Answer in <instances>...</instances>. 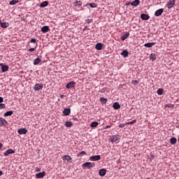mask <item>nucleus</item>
Segmentation results:
<instances>
[{
    "mask_svg": "<svg viewBox=\"0 0 179 179\" xmlns=\"http://www.w3.org/2000/svg\"><path fill=\"white\" fill-rule=\"evenodd\" d=\"M113 107L115 110H118L121 108V105L118 102H115L113 105Z\"/></svg>",
    "mask_w": 179,
    "mask_h": 179,
    "instance_id": "15",
    "label": "nucleus"
},
{
    "mask_svg": "<svg viewBox=\"0 0 179 179\" xmlns=\"http://www.w3.org/2000/svg\"><path fill=\"white\" fill-rule=\"evenodd\" d=\"M45 177V172H40L36 174V178H44Z\"/></svg>",
    "mask_w": 179,
    "mask_h": 179,
    "instance_id": "8",
    "label": "nucleus"
},
{
    "mask_svg": "<svg viewBox=\"0 0 179 179\" xmlns=\"http://www.w3.org/2000/svg\"><path fill=\"white\" fill-rule=\"evenodd\" d=\"M50 30V27L48 26H44L41 28L42 33H47Z\"/></svg>",
    "mask_w": 179,
    "mask_h": 179,
    "instance_id": "18",
    "label": "nucleus"
},
{
    "mask_svg": "<svg viewBox=\"0 0 179 179\" xmlns=\"http://www.w3.org/2000/svg\"><path fill=\"white\" fill-rule=\"evenodd\" d=\"M164 12V10L163 8H160L155 11V15L157 17L160 16L162 15V13H163Z\"/></svg>",
    "mask_w": 179,
    "mask_h": 179,
    "instance_id": "10",
    "label": "nucleus"
},
{
    "mask_svg": "<svg viewBox=\"0 0 179 179\" xmlns=\"http://www.w3.org/2000/svg\"><path fill=\"white\" fill-rule=\"evenodd\" d=\"M74 6H82V1H77L73 3Z\"/></svg>",
    "mask_w": 179,
    "mask_h": 179,
    "instance_id": "31",
    "label": "nucleus"
},
{
    "mask_svg": "<svg viewBox=\"0 0 179 179\" xmlns=\"http://www.w3.org/2000/svg\"><path fill=\"white\" fill-rule=\"evenodd\" d=\"M125 125H127V123L126 124L122 123V124H119V128H124V127H125Z\"/></svg>",
    "mask_w": 179,
    "mask_h": 179,
    "instance_id": "39",
    "label": "nucleus"
},
{
    "mask_svg": "<svg viewBox=\"0 0 179 179\" xmlns=\"http://www.w3.org/2000/svg\"><path fill=\"white\" fill-rule=\"evenodd\" d=\"M141 3V1L139 0H134V1L131 2V6H138Z\"/></svg>",
    "mask_w": 179,
    "mask_h": 179,
    "instance_id": "16",
    "label": "nucleus"
},
{
    "mask_svg": "<svg viewBox=\"0 0 179 179\" xmlns=\"http://www.w3.org/2000/svg\"><path fill=\"white\" fill-rule=\"evenodd\" d=\"M141 18L142 19V20H149V19H150V17L147 14L143 13L141 15Z\"/></svg>",
    "mask_w": 179,
    "mask_h": 179,
    "instance_id": "11",
    "label": "nucleus"
},
{
    "mask_svg": "<svg viewBox=\"0 0 179 179\" xmlns=\"http://www.w3.org/2000/svg\"><path fill=\"white\" fill-rule=\"evenodd\" d=\"M43 84H41H41H36L34 87V89L36 91L43 90Z\"/></svg>",
    "mask_w": 179,
    "mask_h": 179,
    "instance_id": "7",
    "label": "nucleus"
},
{
    "mask_svg": "<svg viewBox=\"0 0 179 179\" xmlns=\"http://www.w3.org/2000/svg\"><path fill=\"white\" fill-rule=\"evenodd\" d=\"M0 108H1V103H0Z\"/></svg>",
    "mask_w": 179,
    "mask_h": 179,
    "instance_id": "52",
    "label": "nucleus"
},
{
    "mask_svg": "<svg viewBox=\"0 0 179 179\" xmlns=\"http://www.w3.org/2000/svg\"><path fill=\"white\" fill-rule=\"evenodd\" d=\"M106 170L104 169H100L99 171V174L101 177H104L106 176Z\"/></svg>",
    "mask_w": 179,
    "mask_h": 179,
    "instance_id": "14",
    "label": "nucleus"
},
{
    "mask_svg": "<svg viewBox=\"0 0 179 179\" xmlns=\"http://www.w3.org/2000/svg\"><path fill=\"white\" fill-rule=\"evenodd\" d=\"M30 42L31 43H36V38H31Z\"/></svg>",
    "mask_w": 179,
    "mask_h": 179,
    "instance_id": "43",
    "label": "nucleus"
},
{
    "mask_svg": "<svg viewBox=\"0 0 179 179\" xmlns=\"http://www.w3.org/2000/svg\"><path fill=\"white\" fill-rule=\"evenodd\" d=\"M16 3H19V0H12L11 1H10L9 5L13 6L16 5Z\"/></svg>",
    "mask_w": 179,
    "mask_h": 179,
    "instance_id": "28",
    "label": "nucleus"
},
{
    "mask_svg": "<svg viewBox=\"0 0 179 179\" xmlns=\"http://www.w3.org/2000/svg\"><path fill=\"white\" fill-rule=\"evenodd\" d=\"M1 148H2V144H1Z\"/></svg>",
    "mask_w": 179,
    "mask_h": 179,
    "instance_id": "51",
    "label": "nucleus"
},
{
    "mask_svg": "<svg viewBox=\"0 0 179 179\" xmlns=\"http://www.w3.org/2000/svg\"><path fill=\"white\" fill-rule=\"evenodd\" d=\"M1 66L2 72H6L7 71H9V66L8 65L1 64Z\"/></svg>",
    "mask_w": 179,
    "mask_h": 179,
    "instance_id": "9",
    "label": "nucleus"
},
{
    "mask_svg": "<svg viewBox=\"0 0 179 179\" xmlns=\"http://www.w3.org/2000/svg\"><path fill=\"white\" fill-rule=\"evenodd\" d=\"M13 153H15V150L12 149H8L6 152H4L3 155L4 156H8V155H12Z\"/></svg>",
    "mask_w": 179,
    "mask_h": 179,
    "instance_id": "12",
    "label": "nucleus"
},
{
    "mask_svg": "<svg viewBox=\"0 0 179 179\" xmlns=\"http://www.w3.org/2000/svg\"><path fill=\"white\" fill-rule=\"evenodd\" d=\"M13 114V110L7 111L6 113H4V117H10Z\"/></svg>",
    "mask_w": 179,
    "mask_h": 179,
    "instance_id": "27",
    "label": "nucleus"
},
{
    "mask_svg": "<svg viewBox=\"0 0 179 179\" xmlns=\"http://www.w3.org/2000/svg\"><path fill=\"white\" fill-rule=\"evenodd\" d=\"M1 108H5V104L1 103Z\"/></svg>",
    "mask_w": 179,
    "mask_h": 179,
    "instance_id": "44",
    "label": "nucleus"
},
{
    "mask_svg": "<svg viewBox=\"0 0 179 179\" xmlns=\"http://www.w3.org/2000/svg\"><path fill=\"white\" fill-rule=\"evenodd\" d=\"M45 6H48V1H47L42 2L40 5L41 8H45Z\"/></svg>",
    "mask_w": 179,
    "mask_h": 179,
    "instance_id": "26",
    "label": "nucleus"
},
{
    "mask_svg": "<svg viewBox=\"0 0 179 179\" xmlns=\"http://www.w3.org/2000/svg\"><path fill=\"white\" fill-rule=\"evenodd\" d=\"M150 59H152V61H155L156 60V55H153V54H151Z\"/></svg>",
    "mask_w": 179,
    "mask_h": 179,
    "instance_id": "38",
    "label": "nucleus"
},
{
    "mask_svg": "<svg viewBox=\"0 0 179 179\" xmlns=\"http://www.w3.org/2000/svg\"><path fill=\"white\" fill-rule=\"evenodd\" d=\"M170 143L171 145H176L177 143V138L175 137H173L170 139Z\"/></svg>",
    "mask_w": 179,
    "mask_h": 179,
    "instance_id": "23",
    "label": "nucleus"
},
{
    "mask_svg": "<svg viewBox=\"0 0 179 179\" xmlns=\"http://www.w3.org/2000/svg\"><path fill=\"white\" fill-rule=\"evenodd\" d=\"M157 93L159 94V96H162V94H163V89L159 88L157 91Z\"/></svg>",
    "mask_w": 179,
    "mask_h": 179,
    "instance_id": "33",
    "label": "nucleus"
},
{
    "mask_svg": "<svg viewBox=\"0 0 179 179\" xmlns=\"http://www.w3.org/2000/svg\"><path fill=\"white\" fill-rule=\"evenodd\" d=\"M3 101V98L1 97V103Z\"/></svg>",
    "mask_w": 179,
    "mask_h": 179,
    "instance_id": "48",
    "label": "nucleus"
},
{
    "mask_svg": "<svg viewBox=\"0 0 179 179\" xmlns=\"http://www.w3.org/2000/svg\"><path fill=\"white\" fill-rule=\"evenodd\" d=\"M135 122H136V120H134L131 122H127L126 124L127 125H132V124H135Z\"/></svg>",
    "mask_w": 179,
    "mask_h": 179,
    "instance_id": "36",
    "label": "nucleus"
},
{
    "mask_svg": "<svg viewBox=\"0 0 179 179\" xmlns=\"http://www.w3.org/2000/svg\"><path fill=\"white\" fill-rule=\"evenodd\" d=\"M41 62V59L40 57H37L34 61V65H38Z\"/></svg>",
    "mask_w": 179,
    "mask_h": 179,
    "instance_id": "22",
    "label": "nucleus"
},
{
    "mask_svg": "<svg viewBox=\"0 0 179 179\" xmlns=\"http://www.w3.org/2000/svg\"><path fill=\"white\" fill-rule=\"evenodd\" d=\"M88 5L90 6V8H97V4H96L95 3H89Z\"/></svg>",
    "mask_w": 179,
    "mask_h": 179,
    "instance_id": "37",
    "label": "nucleus"
},
{
    "mask_svg": "<svg viewBox=\"0 0 179 179\" xmlns=\"http://www.w3.org/2000/svg\"><path fill=\"white\" fill-rule=\"evenodd\" d=\"M129 37V32H126L121 37V40H122V41H124L127 40V38H128Z\"/></svg>",
    "mask_w": 179,
    "mask_h": 179,
    "instance_id": "13",
    "label": "nucleus"
},
{
    "mask_svg": "<svg viewBox=\"0 0 179 179\" xmlns=\"http://www.w3.org/2000/svg\"><path fill=\"white\" fill-rule=\"evenodd\" d=\"M108 128H111V126H109V125L106 126V127H105V129H108Z\"/></svg>",
    "mask_w": 179,
    "mask_h": 179,
    "instance_id": "46",
    "label": "nucleus"
},
{
    "mask_svg": "<svg viewBox=\"0 0 179 179\" xmlns=\"http://www.w3.org/2000/svg\"><path fill=\"white\" fill-rule=\"evenodd\" d=\"M120 136H112L109 138V142H111L112 143H114V142H117V141H119Z\"/></svg>",
    "mask_w": 179,
    "mask_h": 179,
    "instance_id": "2",
    "label": "nucleus"
},
{
    "mask_svg": "<svg viewBox=\"0 0 179 179\" xmlns=\"http://www.w3.org/2000/svg\"><path fill=\"white\" fill-rule=\"evenodd\" d=\"M1 27H3V29L9 27V22H1Z\"/></svg>",
    "mask_w": 179,
    "mask_h": 179,
    "instance_id": "20",
    "label": "nucleus"
},
{
    "mask_svg": "<svg viewBox=\"0 0 179 179\" xmlns=\"http://www.w3.org/2000/svg\"><path fill=\"white\" fill-rule=\"evenodd\" d=\"M63 160H66V162H71L72 160V158L69 155H64L63 157Z\"/></svg>",
    "mask_w": 179,
    "mask_h": 179,
    "instance_id": "25",
    "label": "nucleus"
},
{
    "mask_svg": "<svg viewBox=\"0 0 179 179\" xmlns=\"http://www.w3.org/2000/svg\"><path fill=\"white\" fill-rule=\"evenodd\" d=\"M0 24H1V20H0Z\"/></svg>",
    "mask_w": 179,
    "mask_h": 179,
    "instance_id": "53",
    "label": "nucleus"
},
{
    "mask_svg": "<svg viewBox=\"0 0 179 179\" xmlns=\"http://www.w3.org/2000/svg\"><path fill=\"white\" fill-rule=\"evenodd\" d=\"M167 107H169L170 108H173V107H174V105L171 104V103H168L166 104Z\"/></svg>",
    "mask_w": 179,
    "mask_h": 179,
    "instance_id": "41",
    "label": "nucleus"
},
{
    "mask_svg": "<svg viewBox=\"0 0 179 179\" xmlns=\"http://www.w3.org/2000/svg\"><path fill=\"white\" fill-rule=\"evenodd\" d=\"M97 125H99V122H93L91 123L92 128H96V127H97Z\"/></svg>",
    "mask_w": 179,
    "mask_h": 179,
    "instance_id": "32",
    "label": "nucleus"
},
{
    "mask_svg": "<svg viewBox=\"0 0 179 179\" xmlns=\"http://www.w3.org/2000/svg\"><path fill=\"white\" fill-rule=\"evenodd\" d=\"M60 97L62 99V97H64V95H61Z\"/></svg>",
    "mask_w": 179,
    "mask_h": 179,
    "instance_id": "49",
    "label": "nucleus"
},
{
    "mask_svg": "<svg viewBox=\"0 0 179 179\" xmlns=\"http://www.w3.org/2000/svg\"><path fill=\"white\" fill-rule=\"evenodd\" d=\"M95 48H96V50H98L99 51L101 50L103 48V44L102 43H96Z\"/></svg>",
    "mask_w": 179,
    "mask_h": 179,
    "instance_id": "19",
    "label": "nucleus"
},
{
    "mask_svg": "<svg viewBox=\"0 0 179 179\" xmlns=\"http://www.w3.org/2000/svg\"><path fill=\"white\" fill-rule=\"evenodd\" d=\"M174 5H176V0L169 1L166 3V7L168 8V9H171V8L174 6Z\"/></svg>",
    "mask_w": 179,
    "mask_h": 179,
    "instance_id": "3",
    "label": "nucleus"
},
{
    "mask_svg": "<svg viewBox=\"0 0 179 179\" xmlns=\"http://www.w3.org/2000/svg\"><path fill=\"white\" fill-rule=\"evenodd\" d=\"M129 5H131V2H128L126 3V6H129Z\"/></svg>",
    "mask_w": 179,
    "mask_h": 179,
    "instance_id": "47",
    "label": "nucleus"
},
{
    "mask_svg": "<svg viewBox=\"0 0 179 179\" xmlns=\"http://www.w3.org/2000/svg\"><path fill=\"white\" fill-rule=\"evenodd\" d=\"M100 101H101V103H104V104H106V103H107V99H106L104 97H101Z\"/></svg>",
    "mask_w": 179,
    "mask_h": 179,
    "instance_id": "34",
    "label": "nucleus"
},
{
    "mask_svg": "<svg viewBox=\"0 0 179 179\" xmlns=\"http://www.w3.org/2000/svg\"><path fill=\"white\" fill-rule=\"evenodd\" d=\"M87 23H92L93 22V19H87L86 20Z\"/></svg>",
    "mask_w": 179,
    "mask_h": 179,
    "instance_id": "40",
    "label": "nucleus"
},
{
    "mask_svg": "<svg viewBox=\"0 0 179 179\" xmlns=\"http://www.w3.org/2000/svg\"><path fill=\"white\" fill-rule=\"evenodd\" d=\"M34 50H35V48H32L29 49V52H32V51H34Z\"/></svg>",
    "mask_w": 179,
    "mask_h": 179,
    "instance_id": "45",
    "label": "nucleus"
},
{
    "mask_svg": "<svg viewBox=\"0 0 179 179\" xmlns=\"http://www.w3.org/2000/svg\"><path fill=\"white\" fill-rule=\"evenodd\" d=\"M100 159H101L100 155H95L90 157L91 162H97L98 160H100Z\"/></svg>",
    "mask_w": 179,
    "mask_h": 179,
    "instance_id": "4",
    "label": "nucleus"
},
{
    "mask_svg": "<svg viewBox=\"0 0 179 179\" xmlns=\"http://www.w3.org/2000/svg\"><path fill=\"white\" fill-rule=\"evenodd\" d=\"M63 114L64 115H69V114H71V108H64L63 110Z\"/></svg>",
    "mask_w": 179,
    "mask_h": 179,
    "instance_id": "17",
    "label": "nucleus"
},
{
    "mask_svg": "<svg viewBox=\"0 0 179 179\" xmlns=\"http://www.w3.org/2000/svg\"><path fill=\"white\" fill-rule=\"evenodd\" d=\"M75 85H76V83L71 81L66 84V89H72V87H75Z\"/></svg>",
    "mask_w": 179,
    "mask_h": 179,
    "instance_id": "5",
    "label": "nucleus"
},
{
    "mask_svg": "<svg viewBox=\"0 0 179 179\" xmlns=\"http://www.w3.org/2000/svg\"><path fill=\"white\" fill-rule=\"evenodd\" d=\"M95 166L96 164L92 162H85L83 164V167H85L87 169H93V167H94Z\"/></svg>",
    "mask_w": 179,
    "mask_h": 179,
    "instance_id": "1",
    "label": "nucleus"
},
{
    "mask_svg": "<svg viewBox=\"0 0 179 179\" xmlns=\"http://www.w3.org/2000/svg\"><path fill=\"white\" fill-rule=\"evenodd\" d=\"M155 44H156V43H145L144 45V47H147L148 48H152V47H153V45H155Z\"/></svg>",
    "mask_w": 179,
    "mask_h": 179,
    "instance_id": "21",
    "label": "nucleus"
},
{
    "mask_svg": "<svg viewBox=\"0 0 179 179\" xmlns=\"http://www.w3.org/2000/svg\"><path fill=\"white\" fill-rule=\"evenodd\" d=\"M2 174H3V173H2V171H1V176H2Z\"/></svg>",
    "mask_w": 179,
    "mask_h": 179,
    "instance_id": "50",
    "label": "nucleus"
},
{
    "mask_svg": "<svg viewBox=\"0 0 179 179\" xmlns=\"http://www.w3.org/2000/svg\"><path fill=\"white\" fill-rule=\"evenodd\" d=\"M121 55H122V57H124V58H127V57H128V52H127V50H123L121 52Z\"/></svg>",
    "mask_w": 179,
    "mask_h": 179,
    "instance_id": "29",
    "label": "nucleus"
},
{
    "mask_svg": "<svg viewBox=\"0 0 179 179\" xmlns=\"http://www.w3.org/2000/svg\"><path fill=\"white\" fill-rule=\"evenodd\" d=\"M1 127H6V125H8V122H6V120H5V119H1Z\"/></svg>",
    "mask_w": 179,
    "mask_h": 179,
    "instance_id": "24",
    "label": "nucleus"
},
{
    "mask_svg": "<svg viewBox=\"0 0 179 179\" xmlns=\"http://www.w3.org/2000/svg\"><path fill=\"white\" fill-rule=\"evenodd\" d=\"M17 132L20 135H26L27 134V129L26 128H21L17 130Z\"/></svg>",
    "mask_w": 179,
    "mask_h": 179,
    "instance_id": "6",
    "label": "nucleus"
},
{
    "mask_svg": "<svg viewBox=\"0 0 179 179\" xmlns=\"http://www.w3.org/2000/svg\"><path fill=\"white\" fill-rule=\"evenodd\" d=\"M65 126L67 127V128H71V127H72V122L71 121H67L65 122Z\"/></svg>",
    "mask_w": 179,
    "mask_h": 179,
    "instance_id": "30",
    "label": "nucleus"
},
{
    "mask_svg": "<svg viewBox=\"0 0 179 179\" xmlns=\"http://www.w3.org/2000/svg\"><path fill=\"white\" fill-rule=\"evenodd\" d=\"M131 83H132L133 85H138V80H132Z\"/></svg>",
    "mask_w": 179,
    "mask_h": 179,
    "instance_id": "42",
    "label": "nucleus"
},
{
    "mask_svg": "<svg viewBox=\"0 0 179 179\" xmlns=\"http://www.w3.org/2000/svg\"><path fill=\"white\" fill-rule=\"evenodd\" d=\"M85 155H86V152H85V151H81V152H80L77 155V157H79V156H85Z\"/></svg>",
    "mask_w": 179,
    "mask_h": 179,
    "instance_id": "35",
    "label": "nucleus"
}]
</instances>
